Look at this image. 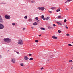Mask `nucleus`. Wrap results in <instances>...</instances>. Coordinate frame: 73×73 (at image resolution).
Returning a JSON list of instances; mask_svg holds the SVG:
<instances>
[{
  "mask_svg": "<svg viewBox=\"0 0 73 73\" xmlns=\"http://www.w3.org/2000/svg\"><path fill=\"white\" fill-rule=\"evenodd\" d=\"M33 59L32 58H30L29 59V60L30 61H32V60H33Z\"/></svg>",
  "mask_w": 73,
  "mask_h": 73,
  "instance_id": "4be33fe9",
  "label": "nucleus"
},
{
  "mask_svg": "<svg viewBox=\"0 0 73 73\" xmlns=\"http://www.w3.org/2000/svg\"><path fill=\"white\" fill-rule=\"evenodd\" d=\"M24 59L25 61H28L29 60V58L28 57V56H25L24 57Z\"/></svg>",
  "mask_w": 73,
  "mask_h": 73,
  "instance_id": "20e7f679",
  "label": "nucleus"
},
{
  "mask_svg": "<svg viewBox=\"0 0 73 73\" xmlns=\"http://www.w3.org/2000/svg\"><path fill=\"white\" fill-rule=\"evenodd\" d=\"M11 61L12 63H15L16 62V60L15 58L12 59L11 60Z\"/></svg>",
  "mask_w": 73,
  "mask_h": 73,
  "instance_id": "39448f33",
  "label": "nucleus"
},
{
  "mask_svg": "<svg viewBox=\"0 0 73 73\" xmlns=\"http://www.w3.org/2000/svg\"><path fill=\"white\" fill-rule=\"evenodd\" d=\"M68 9H67V8H66V11H68Z\"/></svg>",
  "mask_w": 73,
  "mask_h": 73,
  "instance_id": "a18cd8bd",
  "label": "nucleus"
},
{
  "mask_svg": "<svg viewBox=\"0 0 73 73\" xmlns=\"http://www.w3.org/2000/svg\"><path fill=\"white\" fill-rule=\"evenodd\" d=\"M51 9H55L54 7H52L51 8Z\"/></svg>",
  "mask_w": 73,
  "mask_h": 73,
  "instance_id": "2f4dec72",
  "label": "nucleus"
},
{
  "mask_svg": "<svg viewBox=\"0 0 73 73\" xmlns=\"http://www.w3.org/2000/svg\"><path fill=\"white\" fill-rule=\"evenodd\" d=\"M38 9H39L40 10H41V7H38Z\"/></svg>",
  "mask_w": 73,
  "mask_h": 73,
  "instance_id": "c85d7f7f",
  "label": "nucleus"
},
{
  "mask_svg": "<svg viewBox=\"0 0 73 73\" xmlns=\"http://www.w3.org/2000/svg\"><path fill=\"white\" fill-rule=\"evenodd\" d=\"M72 44H73V41L72 42Z\"/></svg>",
  "mask_w": 73,
  "mask_h": 73,
  "instance_id": "8fccbe9b",
  "label": "nucleus"
},
{
  "mask_svg": "<svg viewBox=\"0 0 73 73\" xmlns=\"http://www.w3.org/2000/svg\"><path fill=\"white\" fill-rule=\"evenodd\" d=\"M2 57V56L1 55H0V58H1Z\"/></svg>",
  "mask_w": 73,
  "mask_h": 73,
  "instance_id": "37998d69",
  "label": "nucleus"
},
{
  "mask_svg": "<svg viewBox=\"0 0 73 73\" xmlns=\"http://www.w3.org/2000/svg\"><path fill=\"white\" fill-rule=\"evenodd\" d=\"M35 42H37V43L38 42V40H35Z\"/></svg>",
  "mask_w": 73,
  "mask_h": 73,
  "instance_id": "412c9836",
  "label": "nucleus"
},
{
  "mask_svg": "<svg viewBox=\"0 0 73 73\" xmlns=\"http://www.w3.org/2000/svg\"><path fill=\"white\" fill-rule=\"evenodd\" d=\"M58 18H61V16H58Z\"/></svg>",
  "mask_w": 73,
  "mask_h": 73,
  "instance_id": "e433bc0d",
  "label": "nucleus"
},
{
  "mask_svg": "<svg viewBox=\"0 0 73 73\" xmlns=\"http://www.w3.org/2000/svg\"><path fill=\"white\" fill-rule=\"evenodd\" d=\"M47 12H50V13H52V11H49V10L47 11Z\"/></svg>",
  "mask_w": 73,
  "mask_h": 73,
  "instance_id": "5701e85b",
  "label": "nucleus"
},
{
  "mask_svg": "<svg viewBox=\"0 0 73 73\" xmlns=\"http://www.w3.org/2000/svg\"><path fill=\"white\" fill-rule=\"evenodd\" d=\"M20 66H24V64H23V63H21L20 64Z\"/></svg>",
  "mask_w": 73,
  "mask_h": 73,
  "instance_id": "ddd939ff",
  "label": "nucleus"
},
{
  "mask_svg": "<svg viewBox=\"0 0 73 73\" xmlns=\"http://www.w3.org/2000/svg\"><path fill=\"white\" fill-rule=\"evenodd\" d=\"M12 25H13V26L14 25H15V23H12Z\"/></svg>",
  "mask_w": 73,
  "mask_h": 73,
  "instance_id": "4c0bfd02",
  "label": "nucleus"
},
{
  "mask_svg": "<svg viewBox=\"0 0 73 73\" xmlns=\"http://www.w3.org/2000/svg\"><path fill=\"white\" fill-rule=\"evenodd\" d=\"M32 29H34V27H31Z\"/></svg>",
  "mask_w": 73,
  "mask_h": 73,
  "instance_id": "79ce46f5",
  "label": "nucleus"
},
{
  "mask_svg": "<svg viewBox=\"0 0 73 73\" xmlns=\"http://www.w3.org/2000/svg\"><path fill=\"white\" fill-rule=\"evenodd\" d=\"M5 17L6 18V19H10V18H11V17H10V16H8V15H5Z\"/></svg>",
  "mask_w": 73,
  "mask_h": 73,
  "instance_id": "423d86ee",
  "label": "nucleus"
},
{
  "mask_svg": "<svg viewBox=\"0 0 73 73\" xmlns=\"http://www.w3.org/2000/svg\"><path fill=\"white\" fill-rule=\"evenodd\" d=\"M72 0H67L66 1L65 3H68V2H70V1H71Z\"/></svg>",
  "mask_w": 73,
  "mask_h": 73,
  "instance_id": "9b49d317",
  "label": "nucleus"
},
{
  "mask_svg": "<svg viewBox=\"0 0 73 73\" xmlns=\"http://www.w3.org/2000/svg\"><path fill=\"white\" fill-rule=\"evenodd\" d=\"M44 17H45V16H44V15H42L41 16V18H44Z\"/></svg>",
  "mask_w": 73,
  "mask_h": 73,
  "instance_id": "72a5a7b5",
  "label": "nucleus"
},
{
  "mask_svg": "<svg viewBox=\"0 0 73 73\" xmlns=\"http://www.w3.org/2000/svg\"><path fill=\"white\" fill-rule=\"evenodd\" d=\"M66 35L67 36H69V34H67Z\"/></svg>",
  "mask_w": 73,
  "mask_h": 73,
  "instance_id": "f704fd0d",
  "label": "nucleus"
},
{
  "mask_svg": "<svg viewBox=\"0 0 73 73\" xmlns=\"http://www.w3.org/2000/svg\"><path fill=\"white\" fill-rule=\"evenodd\" d=\"M2 4H5V3H2Z\"/></svg>",
  "mask_w": 73,
  "mask_h": 73,
  "instance_id": "49530a36",
  "label": "nucleus"
},
{
  "mask_svg": "<svg viewBox=\"0 0 73 73\" xmlns=\"http://www.w3.org/2000/svg\"><path fill=\"white\" fill-rule=\"evenodd\" d=\"M3 19H2L1 16L0 15V22H3Z\"/></svg>",
  "mask_w": 73,
  "mask_h": 73,
  "instance_id": "0eeeda50",
  "label": "nucleus"
},
{
  "mask_svg": "<svg viewBox=\"0 0 73 73\" xmlns=\"http://www.w3.org/2000/svg\"><path fill=\"white\" fill-rule=\"evenodd\" d=\"M28 21H29V22H31L32 21V19L31 18L29 19L28 20Z\"/></svg>",
  "mask_w": 73,
  "mask_h": 73,
  "instance_id": "4468645a",
  "label": "nucleus"
},
{
  "mask_svg": "<svg viewBox=\"0 0 73 73\" xmlns=\"http://www.w3.org/2000/svg\"><path fill=\"white\" fill-rule=\"evenodd\" d=\"M58 32L59 33H61V31L60 30H58Z\"/></svg>",
  "mask_w": 73,
  "mask_h": 73,
  "instance_id": "6ab92c4d",
  "label": "nucleus"
},
{
  "mask_svg": "<svg viewBox=\"0 0 73 73\" xmlns=\"http://www.w3.org/2000/svg\"><path fill=\"white\" fill-rule=\"evenodd\" d=\"M60 11V9H58L57 10H56L57 12H59Z\"/></svg>",
  "mask_w": 73,
  "mask_h": 73,
  "instance_id": "f3484780",
  "label": "nucleus"
},
{
  "mask_svg": "<svg viewBox=\"0 0 73 73\" xmlns=\"http://www.w3.org/2000/svg\"><path fill=\"white\" fill-rule=\"evenodd\" d=\"M50 18V17H48L47 18H46V20H50V19H49Z\"/></svg>",
  "mask_w": 73,
  "mask_h": 73,
  "instance_id": "2eb2a0df",
  "label": "nucleus"
},
{
  "mask_svg": "<svg viewBox=\"0 0 73 73\" xmlns=\"http://www.w3.org/2000/svg\"><path fill=\"white\" fill-rule=\"evenodd\" d=\"M38 21H40V20H38V21H37V22H38Z\"/></svg>",
  "mask_w": 73,
  "mask_h": 73,
  "instance_id": "de8ad7c7",
  "label": "nucleus"
},
{
  "mask_svg": "<svg viewBox=\"0 0 73 73\" xmlns=\"http://www.w3.org/2000/svg\"><path fill=\"white\" fill-rule=\"evenodd\" d=\"M48 28H49V29H52L53 28V27L51 26H49L48 27Z\"/></svg>",
  "mask_w": 73,
  "mask_h": 73,
  "instance_id": "dca6fc26",
  "label": "nucleus"
},
{
  "mask_svg": "<svg viewBox=\"0 0 73 73\" xmlns=\"http://www.w3.org/2000/svg\"><path fill=\"white\" fill-rule=\"evenodd\" d=\"M24 18H25V19H27V16H25Z\"/></svg>",
  "mask_w": 73,
  "mask_h": 73,
  "instance_id": "7c9ffc66",
  "label": "nucleus"
},
{
  "mask_svg": "<svg viewBox=\"0 0 73 73\" xmlns=\"http://www.w3.org/2000/svg\"><path fill=\"white\" fill-rule=\"evenodd\" d=\"M69 62H72L73 61H72V60H70L69 61Z\"/></svg>",
  "mask_w": 73,
  "mask_h": 73,
  "instance_id": "cd10ccee",
  "label": "nucleus"
},
{
  "mask_svg": "<svg viewBox=\"0 0 73 73\" xmlns=\"http://www.w3.org/2000/svg\"><path fill=\"white\" fill-rule=\"evenodd\" d=\"M4 28V25L0 23V29H3Z\"/></svg>",
  "mask_w": 73,
  "mask_h": 73,
  "instance_id": "7ed1b4c3",
  "label": "nucleus"
},
{
  "mask_svg": "<svg viewBox=\"0 0 73 73\" xmlns=\"http://www.w3.org/2000/svg\"><path fill=\"white\" fill-rule=\"evenodd\" d=\"M41 70H42V69H44V67H42L41 68Z\"/></svg>",
  "mask_w": 73,
  "mask_h": 73,
  "instance_id": "58836bf2",
  "label": "nucleus"
},
{
  "mask_svg": "<svg viewBox=\"0 0 73 73\" xmlns=\"http://www.w3.org/2000/svg\"><path fill=\"white\" fill-rule=\"evenodd\" d=\"M67 21V20H66V19H65L64 20V23H66V22Z\"/></svg>",
  "mask_w": 73,
  "mask_h": 73,
  "instance_id": "a878e982",
  "label": "nucleus"
},
{
  "mask_svg": "<svg viewBox=\"0 0 73 73\" xmlns=\"http://www.w3.org/2000/svg\"><path fill=\"white\" fill-rule=\"evenodd\" d=\"M52 25L53 27H55L56 26V25L54 24H53Z\"/></svg>",
  "mask_w": 73,
  "mask_h": 73,
  "instance_id": "473e14b6",
  "label": "nucleus"
},
{
  "mask_svg": "<svg viewBox=\"0 0 73 73\" xmlns=\"http://www.w3.org/2000/svg\"><path fill=\"white\" fill-rule=\"evenodd\" d=\"M68 46H72V44H68Z\"/></svg>",
  "mask_w": 73,
  "mask_h": 73,
  "instance_id": "c756f323",
  "label": "nucleus"
},
{
  "mask_svg": "<svg viewBox=\"0 0 73 73\" xmlns=\"http://www.w3.org/2000/svg\"><path fill=\"white\" fill-rule=\"evenodd\" d=\"M14 52H16V50H14Z\"/></svg>",
  "mask_w": 73,
  "mask_h": 73,
  "instance_id": "09e8293b",
  "label": "nucleus"
},
{
  "mask_svg": "<svg viewBox=\"0 0 73 73\" xmlns=\"http://www.w3.org/2000/svg\"><path fill=\"white\" fill-rule=\"evenodd\" d=\"M29 57H31V56H32V54H29Z\"/></svg>",
  "mask_w": 73,
  "mask_h": 73,
  "instance_id": "bb28decb",
  "label": "nucleus"
},
{
  "mask_svg": "<svg viewBox=\"0 0 73 73\" xmlns=\"http://www.w3.org/2000/svg\"><path fill=\"white\" fill-rule=\"evenodd\" d=\"M24 42L22 40L20 39L18 40L17 43L19 45H23Z\"/></svg>",
  "mask_w": 73,
  "mask_h": 73,
  "instance_id": "f03ea898",
  "label": "nucleus"
},
{
  "mask_svg": "<svg viewBox=\"0 0 73 73\" xmlns=\"http://www.w3.org/2000/svg\"><path fill=\"white\" fill-rule=\"evenodd\" d=\"M43 20H46V18H44L43 19Z\"/></svg>",
  "mask_w": 73,
  "mask_h": 73,
  "instance_id": "c9c22d12",
  "label": "nucleus"
},
{
  "mask_svg": "<svg viewBox=\"0 0 73 73\" xmlns=\"http://www.w3.org/2000/svg\"><path fill=\"white\" fill-rule=\"evenodd\" d=\"M31 2L32 3H35V1H31Z\"/></svg>",
  "mask_w": 73,
  "mask_h": 73,
  "instance_id": "b1692460",
  "label": "nucleus"
},
{
  "mask_svg": "<svg viewBox=\"0 0 73 73\" xmlns=\"http://www.w3.org/2000/svg\"><path fill=\"white\" fill-rule=\"evenodd\" d=\"M37 25V23L36 22H35L33 23V25Z\"/></svg>",
  "mask_w": 73,
  "mask_h": 73,
  "instance_id": "1a4fd4ad",
  "label": "nucleus"
},
{
  "mask_svg": "<svg viewBox=\"0 0 73 73\" xmlns=\"http://www.w3.org/2000/svg\"><path fill=\"white\" fill-rule=\"evenodd\" d=\"M52 38L53 39H55V40L57 39V38L54 36H52Z\"/></svg>",
  "mask_w": 73,
  "mask_h": 73,
  "instance_id": "6e6552de",
  "label": "nucleus"
},
{
  "mask_svg": "<svg viewBox=\"0 0 73 73\" xmlns=\"http://www.w3.org/2000/svg\"><path fill=\"white\" fill-rule=\"evenodd\" d=\"M4 41L5 42H12L11 39L8 38H5L4 39Z\"/></svg>",
  "mask_w": 73,
  "mask_h": 73,
  "instance_id": "f257e3e1",
  "label": "nucleus"
},
{
  "mask_svg": "<svg viewBox=\"0 0 73 73\" xmlns=\"http://www.w3.org/2000/svg\"><path fill=\"white\" fill-rule=\"evenodd\" d=\"M45 9V8H44V7H41V9L40 10L41 11H44Z\"/></svg>",
  "mask_w": 73,
  "mask_h": 73,
  "instance_id": "9d476101",
  "label": "nucleus"
},
{
  "mask_svg": "<svg viewBox=\"0 0 73 73\" xmlns=\"http://www.w3.org/2000/svg\"><path fill=\"white\" fill-rule=\"evenodd\" d=\"M56 23L58 24V25H62V24L61 23H60V22H56Z\"/></svg>",
  "mask_w": 73,
  "mask_h": 73,
  "instance_id": "f8f14e48",
  "label": "nucleus"
},
{
  "mask_svg": "<svg viewBox=\"0 0 73 73\" xmlns=\"http://www.w3.org/2000/svg\"><path fill=\"white\" fill-rule=\"evenodd\" d=\"M25 28H24L23 29V31H24V30H25Z\"/></svg>",
  "mask_w": 73,
  "mask_h": 73,
  "instance_id": "ea45409f",
  "label": "nucleus"
},
{
  "mask_svg": "<svg viewBox=\"0 0 73 73\" xmlns=\"http://www.w3.org/2000/svg\"><path fill=\"white\" fill-rule=\"evenodd\" d=\"M41 35H42L41 34L40 35H39V37H41Z\"/></svg>",
  "mask_w": 73,
  "mask_h": 73,
  "instance_id": "c03bdc74",
  "label": "nucleus"
},
{
  "mask_svg": "<svg viewBox=\"0 0 73 73\" xmlns=\"http://www.w3.org/2000/svg\"><path fill=\"white\" fill-rule=\"evenodd\" d=\"M35 19L36 20H38V17H37L35 18Z\"/></svg>",
  "mask_w": 73,
  "mask_h": 73,
  "instance_id": "aec40b11",
  "label": "nucleus"
},
{
  "mask_svg": "<svg viewBox=\"0 0 73 73\" xmlns=\"http://www.w3.org/2000/svg\"><path fill=\"white\" fill-rule=\"evenodd\" d=\"M41 30H45V29L42 27L41 28Z\"/></svg>",
  "mask_w": 73,
  "mask_h": 73,
  "instance_id": "a211bd4d",
  "label": "nucleus"
},
{
  "mask_svg": "<svg viewBox=\"0 0 73 73\" xmlns=\"http://www.w3.org/2000/svg\"><path fill=\"white\" fill-rule=\"evenodd\" d=\"M16 53H17V54H19V52H16Z\"/></svg>",
  "mask_w": 73,
  "mask_h": 73,
  "instance_id": "a19ab883",
  "label": "nucleus"
},
{
  "mask_svg": "<svg viewBox=\"0 0 73 73\" xmlns=\"http://www.w3.org/2000/svg\"><path fill=\"white\" fill-rule=\"evenodd\" d=\"M65 27L66 28V29H68V27H67V25H66L65 26Z\"/></svg>",
  "mask_w": 73,
  "mask_h": 73,
  "instance_id": "393cba45",
  "label": "nucleus"
}]
</instances>
